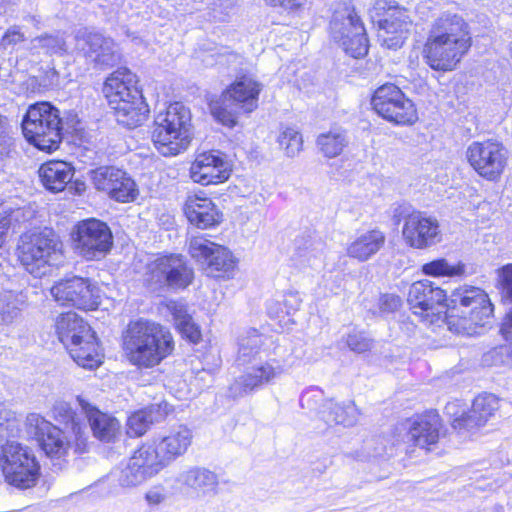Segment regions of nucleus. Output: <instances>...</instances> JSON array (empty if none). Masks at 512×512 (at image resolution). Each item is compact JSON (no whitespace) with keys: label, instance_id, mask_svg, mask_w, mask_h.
I'll list each match as a JSON object with an SVG mask.
<instances>
[{"label":"nucleus","instance_id":"nucleus-1","mask_svg":"<svg viewBox=\"0 0 512 512\" xmlns=\"http://www.w3.org/2000/svg\"><path fill=\"white\" fill-rule=\"evenodd\" d=\"M127 360L138 368H152L174 349L171 333L165 327L147 320L132 321L122 336Z\"/></svg>","mask_w":512,"mask_h":512},{"label":"nucleus","instance_id":"nucleus-41","mask_svg":"<svg viewBox=\"0 0 512 512\" xmlns=\"http://www.w3.org/2000/svg\"><path fill=\"white\" fill-rule=\"evenodd\" d=\"M264 338L256 330L249 331L247 335L239 340V349L237 362L240 365L250 364L257 359H261L262 346Z\"/></svg>","mask_w":512,"mask_h":512},{"label":"nucleus","instance_id":"nucleus-19","mask_svg":"<svg viewBox=\"0 0 512 512\" xmlns=\"http://www.w3.org/2000/svg\"><path fill=\"white\" fill-rule=\"evenodd\" d=\"M447 300L443 289L435 286L429 280L414 282L408 291L407 301L415 315H420L423 320L433 322L434 317L441 313L443 303Z\"/></svg>","mask_w":512,"mask_h":512},{"label":"nucleus","instance_id":"nucleus-50","mask_svg":"<svg viewBox=\"0 0 512 512\" xmlns=\"http://www.w3.org/2000/svg\"><path fill=\"white\" fill-rule=\"evenodd\" d=\"M149 478L137 462L135 463V461L129 459L127 465L119 474L118 482L122 487H135Z\"/></svg>","mask_w":512,"mask_h":512},{"label":"nucleus","instance_id":"nucleus-37","mask_svg":"<svg viewBox=\"0 0 512 512\" xmlns=\"http://www.w3.org/2000/svg\"><path fill=\"white\" fill-rule=\"evenodd\" d=\"M168 309L173 315V319L181 335L192 343H198L201 339V332L188 313L186 305L179 302H171Z\"/></svg>","mask_w":512,"mask_h":512},{"label":"nucleus","instance_id":"nucleus-48","mask_svg":"<svg viewBox=\"0 0 512 512\" xmlns=\"http://www.w3.org/2000/svg\"><path fill=\"white\" fill-rule=\"evenodd\" d=\"M464 271V264L451 265L444 258L433 260L422 266V272L430 276H458L462 275Z\"/></svg>","mask_w":512,"mask_h":512},{"label":"nucleus","instance_id":"nucleus-24","mask_svg":"<svg viewBox=\"0 0 512 512\" xmlns=\"http://www.w3.org/2000/svg\"><path fill=\"white\" fill-rule=\"evenodd\" d=\"M77 402L86 414L94 437L102 442L115 440L120 432L119 421L115 417L99 411L80 396L77 397Z\"/></svg>","mask_w":512,"mask_h":512},{"label":"nucleus","instance_id":"nucleus-35","mask_svg":"<svg viewBox=\"0 0 512 512\" xmlns=\"http://www.w3.org/2000/svg\"><path fill=\"white\" fill-rule=\"evenodd\" d=\"M53 414L55 418L65 422L70 427L71 433L74 436L75 451L78 453L85 452L88 447V437L71 406L64 401L56 402L53 406Z\"/></svg>","mask_w":512,"mask_h":512},{"label":"nucleus","instance_id":"nucleus-15","mask_svg":"<svg viewBox=\"0 0 512 512\" xmlns=\"http://www.w3.org/2000/svg\"><path fill=\"white\" fill-rule=\"evenodd\" d=\"M98 288L87 278L73 276L55 283L51 295L61 305L82 310H94L99 305Z\"/></svg>","mask_w":512,"mask_h":512},{"label":"nucleus","instance_id":"nucleus-28","mask_svg":"<svg viewBox=\"0 0 512 512\" xmlns=\"http://www.w3.org/2000/svg\"><path fill=\"white\" fill-rule=\"evenodd\" d=\"M385 242V234L379 229H372L362 233L349 243L346 248V254L359 262H365L377 254Z\"/></svg>","mask_w":512,"mask_h":512},{"label":"nucleus","instance_id":"nucleus-26","mask_svg":"<svg viewBox=\"0 0 512 512\" xmlns=\"http://www.w3.org/2000/svg\"><path fill=\"white\" fill-rule=\"evenodd\" d=\"M192 441V432L186 426L179 425L169 430L165 435L154 440L160 455L169 463L183 455Z\"/></svg>","mask_w":512,"mask_h":512},{"label":"nucleus","instance_id":"nucleus-44","mask_svg":"<svg viewBox=\"0 0 512 512\" xmlns=\"http://www.w3.org/2000/svg\"><path fill=\"white\" fill-rule=\"evenodd\" d=\"M343 50L354 58H360L368 53V39L363 25L355 26V32L343 40L337 41Z\"/></svg>","mask_w":512,"mask_h":512},{"label":"nucleus","instance_id":"nucleus-4","mask_svg":"<svg viewBox=\"0 0 512 512\" xmlns=\"http://www.w3.org/2000/svg\"><path fill=\"white\" fill-rule=\"evenodd\" d=\"M151 137L163 156H175L186 150L192 139L190 110L180 102L170 104L156 115Z\"/></svg>","mask_w":512,"mask_h":512},{"label":"nucleus","instance_id":"nucleus-21","mask_svg":"<svg viewBox=\"0 0 512 512\" xmlns=\"http://www.w3.org/2000/svg\"><path fill=\"white\" fill-rule=\"evenodd\" d=\"M407 441L412 445L431 450L438 443L442 427L440 416L435 411H428L408 420Z\"/></svg>","mask_w":512,"mask_h":512},{"label":"nucleus","instance_id":"nucleus-45","mask_svg":"<svg viewBox=\"0 0 512 512\" xmlns=\"http://www.w3.org/2000/svg\"><path fill=\"white\" fill-rule=\"evenodd\" d=\"M23 301L15 293L8 291L0 295V324H12L21 314Z\"/></svg>","mask_w":512,"mask_h":512},{"label":"nucleus","instance_id":"nucleus-39","mask_svg":"<svg viewBox=\"0 0 512 512\" xmlns=\"http://www.w3.org/2000/svg\"><path fill=\"white\" fill-rule=\"evenodd\" d=\"M235 266L232 253L224 246L216 248L214 254L203 265L207 275L215 278L229 277Z\"/></svg>","mask_w":512,"mask_h":512},{"label":"nucleus","instance_id":"nucleus-53","mask_svg":"<svg viewBox=\"0 0 512 512\" xmlns=\"http://www.w3.org/2000/svg\"><path fill=\"white\" fill-rule=\"evenodd\" d=\"M21 421L16 414L8 409H0V437H16L19 435Z\"/></svg>","mask_w":512,"mask_h":512},{"label":"nucleus","instance_id":"nucleus-58","mask_svg":"<svg viewBox=\"0 0 512 512\" xmlns=\"http://www.w3.org/2000/svg\"><path fill=\"white\" fill-rule=\"evenodd\" d=\"M321 400L322 397L317 391H307L301 395L300 405L303 409L315 411L318 409Z\"/></svg>","mask_w":512,"mask_h":512},{"label":"nucleus","instance_id":"nucleus-3","mask_svg":"<svg viewBox=\"0 0 512 512\" xmlns=\"http://www.w3.org/2000/svg\"><path fill=\"white\" fill-rule=\"evenodd\" d=\"M78 117L74 113L61 116L58 108L49 102L29 106L23 120L25 138L40 150L53 151L59 147L64 134L77 129Z\"/></svg>","mask_w":512,"mask_h":512},{"label":"nucleus","instance_id":"nucleus-17","mask_svg":"<svg viewBox=\"0 0 512 512\" xmlns=\"http://www.w3.org/2000/svg\"><path fill=\"white\" fill-rule=\"evenodd\" d=\"M284 361L270 358L253 364L247 372L239 376L229 387V395L239 398L247 395L279 377L286 370Z\"/></svg>","mask_w":512,"mask_h":512},{"label":"nucleus","instance_id":"nucleus-33","mask_svg":"<svg viewBox=\"0 0 512 512\" xmlns=\"http://www.w3.org/2000/svg\"><path fill=\"white\" fill-rule=\"evenodd\" d=\"M134 77L135 75L129 70L123 69L115 71L106 79L103 91L110 107H112V96L117 95L121 101H126L132 99L135 91H139L130 85Z\"/></svg>","mask_w":512,"mask_h":512},{"label":"nucleus","instance_id":"nucleus-7","mask_svg":"<svg viewBox=\"0 0 512 512\" xmlns=\"http://www.w3.org/2000/svg\"><path fill=\"white\" fill-rule=\"evenodd\" d=\"M0 467L5 481L19 489L36 485L40 465L30 448L16 441L7 440L0 448Z\"/></svg>","mask_w":512,"mask_h":512},{"label":"nucleus","instance_id":"nucleus-27","mask_svg":"<svg viewBox=\"0 0 512 512\" xmlns=\"http://www.w3.org/2000/svg\"><path fill=\"white\" fill-rule=\"evenodd\" d=\"M55 327L60 342L66 348L81 342L85 337H92L91 327L75 312L58 316Z\"/></svg>","mask_w":512,"mask_h":512},{"label":"nucleus","instance_id":"nucleus-31","mask_svg":"<svg viewBox=\"0 0 512 512\" xmlns=\"http://www.w3.org/2000/svg\"><path fill=\"white\" fill-rule=\"evenodd\" d=\"M74 175L73 167L63 161H50L39 168V177L46 189L62 191Z\"/></svg>","mask_w":512,"mask_h":512},{"label":"nucleus","instance_id":"nucleus-34","mask_svg":"<svg viewBox=\"0 0 512 512\" xmlns=\"http://www.w3.org/2000/svg\"><path fill=\"white\" fill-rule=\"evenodd\" d=\"M67 350L72 359L83 368L93 369L102 363V354L94 332H92V337H85Z\"/></svg>","mask_w":512,"mask_h":512},{"label":"nucleus","instance_id":"nucleus-64","mask_svg":"<svg viewBox=\"0 0 512 512\" xmlns=\"http://www.w3.org/2000/svg\"><path fill=\"white\" fill-rule=\"evenodd\" d=\"M7 133H6V123L5 118L0 115V146H2L5 142Z\"/></svg>","mask_w":512,"mask_h":512},{"label":"nucleus","instance_id":"nucleus-60","mask_svg":"<svg viewBox=\"0 0 512 512\" xmlns=\"http://www.w3.org/2000/svg\"><path fill=\"white\" fill-rule=\"evenodd\" d=\"M1 208H4L6 211L7 218L9 219V226L13 223H21L24 222L26 218V210L24 208H14L9 204H1Z\"/></svg>","mask_w":512,"mask_h":512},{"label":"nucleus","instance_id":"nucleus-16","mask_svg":"<svg viewBox=\"0 0 512 512\" xmlns=\"http://www.w3.org/2000/svg\"><path fill=\"white\" fill-rule=\"evenodd\" d=\"M402 237L414 249H427L442 240L438 220L421 211H413L404 217Z\"/></svg>","mask_w":512,"mask_h":512},{"label":"nucleus","instance_id":"nucleus-43","mask_svg":"<svg viewBox=\"0 0 512 512\" xmlns=\"http://www.w3.org/2000/svg\"><path fill=\"white\" fill-rule=\"evenodd\" d=\"M30 49L36 52L42 51L45 54H64L67 52V44L62 35L43 34L31 40Z\"/></svg>","mask_w":512,"mask_h":512},{"label":"nucleus","instance_id":"nucleus-5","mask_svg":"<svg viewBox=\"0 0 512 512\" xmlns=\"http://www.w3.org/2000/svg\"><path fill=\"white\" fill-rule=\"evenodd\" d=\"M261 84L250 76L238 77L222 93L220 101L211 105V113L217 121L234 127L240 113H251L258 106Z\"/></svg>","mask_w":512,"mask_h":512},{"label":"nucleus","instance_id":"nucleus-18","mask_svg":"<svg viewBox=\"0 0 512 512\" xmlns=\"http://www.w3.org/2000/svg\"><path fill=\"white\" fill-rule=\"evenodd\" d=\"M470 42L428 36L424 46L426 63L438 71H451L470 48Z\"/></svg>","mask_w":512,"mask_h":512},{"label":"nucleus","instance_id":"nucleus-59","mask_svg":"<svg viewBox=\"0 0 512 512\" xmlns=\"http://www.w3.org/2000/svg\"><path fill=\"white\" fill-rule=\"evenodd\" d=\"M401 306V298L394 294H384L379 300V308L382 312H394Z\"/></svg>","mask_w":512,"mask_h":512},{"label":"nucleus","instance_id":"nucleus-54","mask_svg":"<svg viewBox=\"0 0 512 512\" xmlns=\"http://www.w3.org/2000/svg\"><path fill=\"white\" fill-rule=\"evenodd\" d=\"M152 424V417L147 411H138L132 414L127 421V433L130 436H142Z\"/></svg>","mask_w":512,"mask_h":512},{"label":"nucleus","instance_id":"nucleus-57","mask_svg":"<svg viewBox=\"0 0 512 512\" xmlns=\"http://www.w3.org/2000/svg\"><path fill=\"white\" fill-rule=\"evenodd\" d=\"M168 499V492L162 485L151 487L145 494V500L149 505H160Z\"/></svg>","mask_w":512,"mask_h":512},{"label":"nucleus","instance_id":"nucleus-52","mask_svg":"<svg viewBox=\"0 0 512 512\" xmlns=\"http://www.w3.org/2000/svg\"><path fill=\"white\" fill-rule=\"evenodd\" d=\"M52 423L37 413H30L25 420L26 433L39 442L51 429Z\"/></svg>","mask_w":512,"mask_h":512},{"label":"nucleus","instance_id":"nucleus-42","mask_svg":"<svg viewBox=\"0 0 512 512\" xmlns=\"http://www.w3.org/2000/svg\"><path fill=\"white\" fill-rule=\"evenodd\" d=\"M348 143L347 133L341 128L332 129L317 137V145L320 151L328 158L340 155Z\"/></svg>","mask_w":512,"mask_h":512},{"label":"nucleus","instance_id":"nucleus-61","mask_svg":"<svg viewBox=\"0 0 512 512\" xmlns=\"http://www.w3.org/2000/svg\"><path fill=\"white\" fill-rule=\"evenodd\" d=\"M24 40L23 34L18 30H8L1 40V45L6 48Z\"/></svg>","mask_w":512,"mask_h":512},{"label":"nucleus","instance_id":"nucleus-23","mask_svg":"<svg viewBox=\"0 0 512 512\" xmlns=\"http://www.w3.org/2000/svg\"><path fill=\"white\" fill-rule=\"evenodd\" d=\"M184 214L188 221L200 229L218 225L222 221V213L207 197L199 195L188 196L184 206Z\"/></svg>","mask_w":512,"mask_h":512},{"label":"nucleus","instance_id":"nucleus-29","mask_svg":"<svg viewBox=\"0 0 512 512\" xmlns=\"http://www.w3.org/2000/svg\"><path fill=\"white\" fill-rule=\"evenodd\" d=\"M363 25L351 2H339L335 5L330 21V33L334 41H339L355 32V26Z\"/></svg>","mask_w":512,"mask_h":512},{"label":"nucleus","instance_id":"nucleus-25","mask_svg":"<svg viewBox=\"0 0 512 512\" xmlns=\"http://www.w3.org/2000/svg\"><path fill=\"white\" fill-rule=\"evenodd\" d=\"M118 96H112V107L118 123L135 128L142 124L149 112L148 105L144 102L140 91H135L132 99L121 101Z\"/></svg>","mask_w":512,"mask_h":512},{"label":"nucleus","instance_id":"nucleus-22","mask_svg":"<svg viewBox=\"0 0 512 512\" xmlns=\"http://www.w3.org/2000/svg\"><path fill=\"white\" fill-rule=\"evenodd\" d=\"M176 481L197 499L216 496L219 492L218 474L205 467H191L181 472Z\"/></svg>","mask_w":512,"mask_h":512},{"label":"nucleus","instance_id":"nucleus-36","mask_svg":"<svg viewBox=\"0 0 512 512\" xmlns=\"http://www.w3.org/2000/svg\"><path fill=\"white\" fill-rule=\"evenodd\" d=\"M38 443L52 461L64 459L71 447V442L65 433L53 424L49 432Z\"/></svg>","mask_w":512,"mask_h":512},{"label":"nucleus","instance_id":"nucleus-47","mask_svg":"<svg viewBox=\"0 0 512 512\" xmlns=\"http://www.w3.org/2000/svg\"><path fill=\"white\" fill-rule=\"evenodd\" d=\"M280 148L288 157H295L302 150V135L292 127H284L277 137Z\"/></svg>","mask_w":512,"mask_h":512},{"label":"nucleus","instance_id":"nucleus-10","mask_svg":"<svg viewBox=\"0 0 512 512\" xmlns=\"http://www.w3.org/2000/svg\"><path fill=\"white\" fill-rule=\"evenodd\" d=\"M194 272L181 255L161 256L146 266L145 280L157 286L184 289L192 283Z\"/></svg>","mask_w":512,"mask_h":512},{"label":"nucleus","instance_id":"nucleus-62","mask_svg":"<svg viewBox=\"0 0 512 512\" xmlns=\"http://www.w3.org/2000/svg\"><path fill=\"white\" fill-rule=\"evenodd\" d=\"M267 4L272 6H280L285 9H297L303 5L305 0H264Z\"/></svg>","mask_w":512,"mask_h":512},{"label":"nucleus","instance_id":"nucleus-8","mask_svg":"<svg viewBox=\"0 0 512 512\" xmlns=\"http://www.w3.org/2000/svg\"><path fill=\"white\" fill-rule=\"evenodd\" d=\"M371 104L379 116L398 125H410L418 119L414 103L391 83L376 89Z\"/></svg>","mask_w":512,"mask_h":512},{"label":"nucleus","instance_id":"nucleus-2","mask_svg":"<svg viewBox=\"0 0 512 512\" xmlns=\"http://www.w3.org/2000/svg\"><path fill=\"white\" fill-rule=\"evenodd\" d=\"M445 322L456 334L476 335L492 322L494 306L481 288L462 286L452 291L446 304Z\"/></svg>","mask_w":512,"mask_h":512},{"label":"nucleus","instance_id":"nucleus-55","mask_svg":"<svg viewBox=\"0 0 512 512\" xmlns=\"http://www.w3.org/2000/svg\"><path fill=\"white\" fill-rule=\"evenodd\" d=\"M484 425V421L474 413L472 408L455 418L452 422V427L458 432H473Z\"/></svg>","mask_w":512,"mask_h":512},{"label":"nucleus","instance_id":"nucleus-6","mask_svg":"<svg viewBox=\"0 0 512 512\" xmlns=\"http://www.w3.org/2000/svg\"><path fill=\"white\" fill-rule=\"evenodd\" d=\"M60 245L52 229L30 231L20 237L18 257L30 274L42 277L50 270L51 261L60 252Z\"/></svg>","mask_w":512,"mask_h":512},{"label":"nucleus","instance_id":"nucleus-11","mask_svg":"<svg viewBox=\"0 0 512 512\" xmlns=\"http://www.w3.org/2000/svg\"><path fill=\"white\" fill-rule=\"evenodd\" d=\"M375 9L383 11V18L379 21L382 45L393 50L401 48L412 25L409 11L388 0L376 1Z\"/></svg>","mask_w":512,"mask_h":512},{"label":"nucleus","instance_id":"nucleus-49","mask_svg":"<svg viewBox=\"0 0 512 512\" xmlns=\"http://www.w3.org/2000/svg\"><path fill=\"white\" fill-rule=\"evenodd\" d=\"M295 252L292 260L299 267L313 266L317 258V248L311 240L304 238L297 239L295 242Z\"/></svg>","mask_w":512,"mask_h":512},{"label":"nucleus","instance_id":"nucleus-40","mask_svg":"<svg viewBox=\"0 0 512 512\" xmlns=\"http://www.w3.org/2000/svg\"><path fill=\"white\" fill-rule=\"evenodd\" d=\"M497 272L502 298L512 304V263L503 266ZM500 333L507 341H512V308L503 320Z\"/></svg>","mask_w":512,"mask_h":512},{"label":"nucleus","instance_id":"nucleus-30","mask_svg":"<svg viewBox=\"0 0 512 512\" xmlns=\"http://www.w3.org/2000/svg\"><path fill=\"white\" fill-rule=\"evenodd\" d=\"M429 36L470 42L468 26L461 16L445 13L433 23Z\"/></svg>","mask_w":512,"mask_h":512},{"label":"nucleus","instance_id":"nucleus-63","mask_svg":"<svg viewBox=\"0 0 512 512\" xmlns=\"http://www.w3.org/2000/svg\"><path fill=\"white\" fill-rule=\"evenodd\" d=\"M509 353V347L507 346H500V347H497V348H494L493 350L489 351L486 355H485V361L488 362L490 359H493L498 357V356H502L503 354H508Z\"/></svg>","mask_w":512,"mask_h":512},{"label":"nucleus","instance_id":"nucleus-56","mask_svg":"<svg viewBox=\"0 0 512 512\" xmlns=\"http://www.w3.org/2000/svg\"><path fill=\"white\" fill-rule=\"evenodd\" d=\"M347 346L356 353L369 351L373 346V340L364 332L353 331L347 335Z\"/></svg>","mask_w":512,"mask_h":512},{"label":"nucleus","instance_id":"nucleus-14","mask_svg":"<svg viewBox=\"0 0 512 512\" xmlns=\"http://www.w3.org/2000/svg\"><path fill=\"white\" fill-rule=\"evenodd\" d=\"M76 247L87 260H98L112 248L113 236L106 223L97 219H88L77 225Z\"/></svg>","mask_w":512,"mask_h":512},{"label":"nucleus","instance_id":"nucleus-38","mask_svg":"<svg viewBox=\"0 0 512 512\" xmlns=\"http://www.w3.org/2000/svg\"><path fill=\"white\" fill-rule=\"evenodd\" d=\"M139 464L143 471L151 478L156 475L166 464L153 441L152 444H144L130 457Z\"/></svg>","mask_w":512,"mask_h":512},{"label":"nucleus","instance_id":"nucleus-13","mask_svg":"<svg viewBox=\"0 0 512 512\" xmlns=\"http://www.w3.org/2000/svg\"><path fill=\"white\" fill-rule=\"evenodd\" d=\"M466 157L481 177L493 181L499 178L506 166L507 151L498 142L475 141L468 146Z\"/></svg>","mask_w":512,"mask_h":512},{"label":"nucleus","instance_id":"nucleus-51","mask_svg":"<svg viewBox=\"0 0 512 512\" xmlns=\"http://www.w3.org/2000/svg\"><path fill=\"white\" fill-rule=\"evenodd\" d=\"M471 408L486 424L499 409V399L493 394L479 395L474 399Z\"/></svg>","mask_w":512,"mask_h":512},{"label":"nucleus","instance_id":"nucleus-46","mask_svg":"<svg viewBox=\"0 0 512 512\" xmlns=\"http://www.w3.org/2000/svg\"><path fill=\"white\" fill-rule=\"evenodd\" d=\"M220 247L221 245L212 242L202 235H198L190 238L188 250L191 257L203 266L214 254L216 248Z\"/></svg>","mask_w":512,"mask_h":512},{"label":"nucleus","instance_id":"nucleus-32","mask_svg":"<svg viewBox=\"0 0 512 512\" xmlns=\"http://www.w3.org/2000/svg\"><path fill=\"white\" fill-rule=\"evenodd\" d=\"M320 414L323 421L330 426L337 424L353 426L358 421L359 411L353 401L335 403L329 400L323 404Z\"/></svg>","mask_w":512,"mask_h":512},{"label":"nucleus","instance_id":"nucleus-20","mask_svg":"<svg viewBox=\"0 0 512 512\" xmlns=\"http://www.w3.org/2000/svg\"><path fill=\"white\" fill-rule=\"evenodd\" d=\"M230 172L229 163L218 151L199 154L190 167L192 180L204 186L226 181Z\"/></svg>","mask_w":512,"mask_h":512},{"label":"nucleus","instance_id":"nucleus-9","mask_svg":"<svg viewBox=\"0 0 512 512\" xmlns=\"http://www.w3.org/2000/svg\"><path fill=\"white\" fill-rule=\"evenodd\" d=\"M74 48L96 68L106 69L117 65L121 54L113 39L81 28L74 33Z\"/></svg>","mask_w":512,"mask_h":512},{"label":"nucleus","instance_id":"nucleus-12","mask_svg":"<svg viewBox=\"0 0 512 512\" xmlns=\"http://www.w3.org/2000/svg\"><path fill=\"white\" fill-rule=\"evenodd\" d=\"M90 180L97 191L106 193L111 199L126 203L138 195L135 181L130 175L113 165H103L89 172Z\"/></svg>","mask_w":512,"mask_h":512}]
</instances>
